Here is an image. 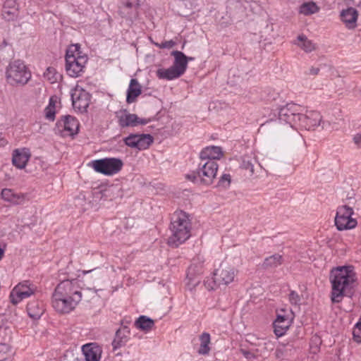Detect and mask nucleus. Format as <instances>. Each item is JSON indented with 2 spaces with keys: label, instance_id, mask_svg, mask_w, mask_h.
Returning <instances> with one entry per match:
<instances>
[{
  "label": "nucleus",
  "instance_id": "48",
  "mask_svg": "<svg viewBox=\"0 0 361 361\" xmlns=\"http://www.w3.org/2000/svg\"><path fill=\"white\" fill-rule=\"evenodd\" d=\"M354 142L358 145L359 147H361V132L359 133H357L354 137H353Z\"/></svg>",
  "mask_w": 361,
  "mask_h": 361
},
{
  "label": "nucleus",
  "instance_id": "5",
  "mask_svg": "<svg viewBox=\"0 0 361 361\" xmlns=\"http://www.w3.org/2000/svg\"><path fill=\"white\" fill-rule=\"evenodd\" d=\"M87 59V55L80 51V44L70 45L66 53V71L68 75L73 78L80 76Z\"/></svg>",
  "mask_w": 361,
  "mask_h": 361
},
{
  "label": "nucleus",
  "instance_id": "19",
  "mask_svg": "<svg viewBox=\"0 0 361 361\" xmlns=\"http://www.w3.org/2000/svg\"><path fill=\"white\" fill-rule=\"evenodd\" d=\"M30 155V150L27 148L16 149L13 152L12 163L18 169H24Z\"/></svg>",
  "mask_w": 361,
  "mask_h": 361
},
{
  "label": "nucleus",
  "instance_id": "41",
  "mask_svg": "<svg viewBox=\"0 0 361 361\" xmlns=\"http://www.w3.org/2000/svg\"><path fill=\"white\" fill-rule=\"evenodd\" d=\"M353 338L357 343H361V318L360 321L356 324L353 331Z\"/></svg>",
  "mask_w": 361,
  "mask_h": 361
},
{
  "label": "nucleus",
  "instance_id": "28",
  "mask_svg": "<svg viewBox=\"0 0 361 361\" xmlns=\"http://www.w3.org/2000/svg\"><path fill=\"white\" fill-rule=\"evenodd\" d=\"M142 93L141 85L137 79H131L127 90L126 102L131 104L135 102L136 98Z\"/></svg>",
  "mask_w": 361,
  "mask_h": 361
},
{
  "label": "nucleus",
  "instance_id": "53",
  "mask_svg": "<svg viewBox=\"0 0 361 361\" xmlns=\"http://www.w3.org/2000/svg\"><path fill=\"white\" fill-rule=\"evenodd\" d=\"M192 59H193V58H192V57H188V61H192Z\"/></svg>",
  "mask_w": 361,
  "mask_h": 361
},
{
  "label": "nucleus",
  "instance_id": "15",
  "mask_svg": "<svg viewBox=\"0 0 361 361\" xmlns=\"http://www.w3.org/2000/svg\"><path fill=\"white\" fill-rule=\"evenodd\" d=\"M203 261L199 257L192 259L187 272V279L192 286H196L200 283L199 276L203 273Z\"/></svg>",
  "mask_w": 361,
  "mask_h": 361
},
{
  "label": "nucleus",
  "instance_id": "13",
  "mask_svg": "<svg viewBox=\"0 0 361 361\" xmlns=\"http://www.w3.org/2000/svg\"><path fill=\"white\" fill-rule=\"evenodd\" d=\"M322 121V116L317 111H307L305 114L300 113L298 126L307 130H314Z\"/></svg>",
  "mask_w": 361,
  "mask_h": 361
},
{
  "label": "nucleus",
  "instance_id": "14",
  "mask_svg": "<svg viewBox=\"0 0 361 361\" xmlns=\"http://www.w3.org/2000/svg\"><path fill=\"white\" fill-rule=\"evenodd\" d=\"M73 106L80 111H86L89 106L90 96L87 92L82 88L76 87L71 92Z\"/></svg>",
  "mask_w": 361,
  "mask_h": 361
},
{
  "label": "nucleus",
  "instance_id": "35",
  "mask_svg": "<svg viewBox=\"0 0 361 361\" xmlns=\"http://www.w3.org/2000/svg\"><path fill=\"white\" fill-rule=\"evenodd\" d=\"M319 8L317 5L313 2H306L303 3L299 8V13L303 14L305 16H310L314 13H316L319 11Z\"/></svg>",
  "mask_w": 361,
  "mask_h": 361
},
{
  "label": "nucleus",
  "instance_id": "17",
  "mask_svg": "<svg viewBox=\"0 0 361 361\" xmlns=\"http://www.w3.org/2000/svg\"><path fill=\"white\" fill-rule=\"evenodd\" d=\"M139 0H123L122 6L119 8V14L122 18L133 20L137 16V8Z\"/></svg>",
  "mask_w": 361,
  "mask_h": 361
},
{
  "label": "nucleus",
  "instance_id": "10",
  "mask_svg": "<svg viewBox=\"0 0 361 361\" xmlns=\"http://www.w3.org/2000/svg\"><path fill=\"white\" fill-rule=\"evenodd\" d=\"M36 287L29 281H25L18 283L10 294L11 302L16 305L25 298L34 294Z\"/></svg>",
  "mask_w": 361,
  "mask_h": 361
},
{
  "label": "nucleus",
  "instance_id": "25",
  "mask_svg": "<svg viewBox=\"0 0 361 361\" xmlns=\"http://www.w3.org/2000/svg\"><path fill=\"white\" fill-rule=\"evenodd\" d=\"M171 56L174 57V61L172 65L180 75H183L188 68V57L180 51H173Z\"/></svg>",
  "mask_w": 361,
  "mask_h": 361
},
{
  "label": "nucleus",
  "instance_id": "22",
  "mask_svg": "<svg viewBox=\"0 0 361 361\" xmlns=\"http://www.w3.org/2000/svg\"><path fill=\"white\" fill-rule=\"evenodd\" d=\"M18 14V5L16 0H6L2 10L3 18L8 20H15Z\"/></svg>",
  "mask_w": 361,
  "mask_h": 361
},
{
  "label": "nucleus",
  "instance_id": "20",
  "mask_svg": "<svg viewBox=\"0 0 361 361\" xmlns=\"http://www.w3.org/2000/svg\"><path fill=\"white\" fill-rule=\"evenodd\" d=\"M340 16L341 20L348 29L356 27L358 12L355 8L349 7L343 10Z\"/></svg>",
  "mask_w": 361,
  "mask_h": 361
},
{
  "label": "nucleus",
  "instance_id": "24",
  "mask_svg": "<svg viewBox=\"0 0 361 361\" xmlns=\"http://www.w3.org/2000/svg\"><path fill=\"white\" fill-rule=\"evenodd\" d=\"M130 329L128 326H125L118 329L116 332L115 338L112 341L114 350H116L125 345L128 341Z\"/></svg>",
  "mask_w": 361,
  "mask_h": 361
},
{
  "label": "nucleus",
  "instance_id": "27",
  "mask_svg": "<svg viewBox=\"0 0 361 361\" xmlns=\"http://www.w3.org/2000/svg\"><path fill=\"white\" fill-rule=\"evenodd\" d=\"M27 312L29 317L32 319H39L44 312V307L42 301H30L27 305Z\"/></svg>",
  "mask_w": 361,
  "mask_h": 361
},
{
  "label": "nucleus",
  "instance_id": "54",
  "mask_svg": "<svg viewBox=\"0 0 361 361\" xmlns=\"http://www.w3.org/2000/svg\"><path fill=\"white\" fill-rule=\"evenodd\" d=\"M91 271H92V270H89V271H86V273H89V272H91Z\"/></svg>",
  "mask_w": 361,
  "mask_h": 361
},
{
  "label": "nucleus",
  "instance_id": "4",
  "mask_svg": "<svg viewBox=\"0 0 361 361\" xmlns=\"http://www.w3.org/2000/svg\"><path fill=\"white\" fill-rule=\"evenodd\" d=\"M171 235L168 239L170 246L177 247L185 242L190 236L191 222L187 213L183 211L176 212L170 225Z\"/></svg>",
  "mask_w": 361,
  "mask_h": 361
},
{
  "label": "nucleus",
  "instance_id": "33",
  "mask_svg": "<svg viewBox=\"0 0 361 361\" xmlns=\"http://www.w3.org/2000/svg\"><path fill=\"white\" fill-rule=\"evenodd\" d=\"M154 325V320L144 315L138 317L135 322V327L145 331L151 330Z\"/></svg>",
  "mask_w": 361,
  "mask_h": 361
},
{
  "label": "nucleus",
  "instance_id": "26",
  "mask_svg": "<svg viewBox=\"0 0 361 361\" xmlns=\"http://www.w3.org/2000/svg\"><path fill=\"white\" fill-rule=\"evenodd\" d=\"M1 197L4 200L13 204H20L24 203L25 197L23 194L17 193L12 189L4 188L1 190Z\"/></svg>",
  "mask_w": 361,
  "mask_h": 361
},
{
  "label": "nucleus",
  "instance_id": "18",
  "mask_svg": "<svg viewBox=\"0 0 361 361\" xmlns=\"http://www.w3.org/2000/svg\"><path fill=\"white\" fill-rule=\"evenodd\" d=\"M150 121V119L140 118L136 114L125 113L119 116L118 124L121 128L128 126H137L138 125H145Z\"/></svg>",
  "mask_w": 361,
  "mask_h": 361
},
{
  "label": "nucleus",
  "instance_id": "37",
  "mask_svg": "<svg viewBox=\"0 0 361 361\" xmlns=\"http://www.w3.org/2000/svg\"><path fill=\"white\" fill-rule=\"evenodd\" d=\"M119 192V189L114 185H111L105 188L104 190H101L102 197H104L105 200H112L116 198L115 195H118Z\"/></svg>",
  "mask_w": 361,
  "mask_h": 361
},
{
  "label": "nucleus",
  "instance_id": "9",
  "mask_svg": "<svg viewBox=\"0 0 361 361\" xmlns=\"http://www.w3.org/2000/svg\"><path fill=\"white\" fill-rule=\"evenodd\" d=\"M123 166V161L118 158H104L92 161V167L95 171L106 176L118 173Z\"/></svg>",
  "mask_w": 361,
  "mask_h": 361
},
{
  "label": "nucleus",
  "instance_id": "31",
  "mask_svg": "<svg viewBox=\"0 0 361 361\" xmlns=\"http://www.w3.org/2000/svg\"><path fill=\"white\" fill-rule=\"evenodd\" d=\"M295 44L298 46L305 52H311L316 49V44L309 39L305 35H300L297 37Z\"/></svg>",
  "mask_w": 361,
  "mask_h": 361
},
{
  "label": "nucleus",
  "instance_id": "1",
  "mask_svg": "<svg viewBox=\"0 0 361 361\" xmlns=\"http://www.w3.org/2000/svg\"><path fill=\"white\" fill-rule=\"evenodd\" d=\"M300 109L297 104H288L279 109L277 120L267 123L271 125L274 135L279 142L288 145H293L301 142V135L294 128V126L298 125ZM265 125L267 123L262 125V127Z\"/></svg>",
  "mask_w": 361,
  "mask_h": 361
},
{
  "label": "nucleus",
  "instance_id": "43",
  "mask_svg": "<svg viewBox=\"0 0 361 361\" xmlns=\"http://www.w3.org/2000/svg\"><path fill=\"white\" fill-rule=\"evenodd\" d=\"M230 183L231 176L229 174H224L219 180L218 186L227 188L230 185Z\"/></svg>",
  "mask_w": 361,
  "mask_h": 361
},
{
  "label": "nucleus",
  "instance_id": "32",
  "mask_svg": "<svg viewBox=\"0 0 361 361\" xmlns=\"http://www.w3.org/2000/svg\"><path fill=\"white\" fill-rule=\"evenodd\" d=\"M283 262V257L279 254H274L264 259L262 267L264 269H274Z\"/></svg>",
  "mask_w": 361,
  "mask_h": 361
},
{
  "label": "nucleus",
  "instance_id": "38",
  "mask_svg": "<svg viewBox=\"0 0 361 361\" xmlns=\"http://www.w3.org/2000/svg\"><path fill=\"white\" fill-rule=\"evenodd\" d=\"M55 104L56 101L51 98L49 105L44 109L45 118L49 121H54L55 118Z\"/></svg>",
  "mask_w": 361,
  "mask_h": 361
},
{
  "label": "nucleus",
  "instance_id": "21",
  "mask_svg": "<svg viewBox=\"0 0 361 361\" xmlns=\"http://www.w3.org/2000/svg\"><path fill=\"white\" fill-rule=\"evenodd\" d=\"M82 350L86 361H99L102 349L95 343H87L82 346Z\"/></svg>",
  "mask_w": 361,
  "mask_h": 361
},
{
  "label": "nucleus",
  "instance_id": "23",
  "mask_svg": "<svg viewBox=\"0 0 361 361\" xmlns=\"http://www.w3.org/2000/svg\"><path fill=\"white\" fill-rule=\"evenodd\" d=\"M223 156V152L220 147L209 146L205 147L200 152V159L204 161H216Z\"/></svg>",
  "mask_w": 361,
  "mask_h": 361
},
{
  "label": "nucleus",
  "instance_id": "30",
  "mask_svg": "<svg viewBox=\"0 0 361 361\" xmlns=\"http://www.w3.org/2000/svg\"><path fill=\"white\" fill-rule=\"evenodd\" d=\"M156 73L159 79L167 80H171L181 76L180 72L172 66L169 68H159Z\"/></svg>",
  "mask_w": 361,
  "mask_h": 361
},
{
  "label": "nucleus",
  "instance_id": "46",
  "mask_svg": "<svg viewBox=\"0 0 361 361\" xmlns=\"http://www.w3.org/2000/svg\"><path fill=\"white\" fill-rule=\"evenodd\" d=\"M289 322L288 319L282 315H278L276 319L274 322V325H279V323H285Z\"/></svg>",
  "mask_w": 361,
  "mask_h": 361
},
{
  "label": "nucleus",
  "instance_id": "42",
  "mask_svg": "<svg viewBox=\"0 0 361 361\" xmlns=\"http://www.w3.org/2000/svg\"><path fill=\"white\" fill-rule=\"evenodd\" d=\"M241 167L245 170L250 171L251 173H254V165L249 157H244L241 164Z\"/></svg>",
  "mask_w": 361,
  "mask_h": 361
},
{
  "label": "nucleus",
  "instance_id": "8",
  "mask_svg": "<svg viewBox=\"0 0 361 361\" xmlns=\"http://www.w3.org/2000/svg\"><path fill=\"white\" fill-rule=\"evenodd\" d=\"M349 200L348 204H343L337 208L335 225L338 231L352 229L357 224L356 219L353 217V208L349 205L351 203L350 200L354 201V199L350 197Z\"/></svg>",
  "mask_w": 361,
  "mask_h": 361
},
{
  "label": "nucleus",
  "instance_id": "12",
  "mask_svg": "<svg viewBox=\"0 0 361 361\" xmlns=\"http://www.w3.org/2000/svg\"><path fill=\"white\" fill-rule=\"evenodd\" d=\"M237 271L226 264H221L214 274V282L218 286L228 285L233 282Z\"/></svg>",
  "mask_w": 361,
  "mask_h": 361
},
{
  "label": "nucleus",
  "instance_id": "3",
  "mask_svg": "<svg viewBox=\"0 0 361 361\" xmlns=\"http://www.w3.org/2000/svg\"><path fill=\"white\" fill-rule=\"evenodd\" d=\"M355 281L356 274L353 266L338 267L334 269L331 272L332 302L339 303L343 297H351Z\"/></svg>",
  "mask_w": 361,
  "mask_h": 361
},
{
  "label": "nucleus",
  "instance_id": "36",
  "mask_svg": "<svg viewBox=\"0 0 361 361\" xmlns=\"http://www.w3.org/2000/svg\"><path fill=\"white\" fill-rule=\"evenodd\" d=\"M44 78L51 84H54L61 80V75L54 68L49 67L44 73Z\"/></svg>",
  "mask_w": 361,
  "mask_h": 361
},
{
  "label": "nucleus",
  "instance_id": "2",
  "mask_svg": "<svg viewBox=\"0 0 361 361\" xmlns=\"http://www.w3.org/2000/svg\"><path fill=\"white\" fill-rule=\"evenodd\" d=\"M82 299V292L75 280H64L55 288L52 307L59 313H69Z\"/></svg>",
  "mask_w": 361,
  "mask_h": 361
},
{
  "label": "nucleus",
  "instance_id": "52",
  "mask_svg": "<svg viewBox=\"0 0 361 361\" xmlns=\"http://www.w3.org/2000/svg\"><path fill=\"white\" fill-rule=\"evenodd\" d=\"M92 290H93V293L97 294V292H98V291H99V290H102V288H98V289H97V288H94Z\"/></svg>",
  "mask_w": 361,
  "mask_h": 361
},
{
  "label": "nucleus",
  "instance_id": "29",
  "mask_svg": "<svg viewBox=\"0 0 361 361\" xmlns=\"http://www.w3.org/2000/svg\"><path fill=\"white\" fill-rule=\"evenodd\" d=\"M253 338H254L253 336L248 335L247 337V339H246V341L250 343L251 346H252V348H240L239 350L240 353L247 360L256 359L259 355V350L257 348H255L254 346H259L260 345V343L253 342L252 341Z\"/></svg>",
  "mask_w": 361,
  "mask_h": 361
},
{
  "label": "nucleus",
  "instance_id": "6",
  "mask_svg": "<svg viewBox=\"0 0 361 361\" xmlns=\"http://www.w3.org/2000/svg\"><path fill=\"white\" fill-rule=\"evenodd\" d=\"M200 169L186 174L185 178L195 184L211 185L216 177L218 164L216 161H205Z\"/></svg>",
  "mask_w": 361,
  "mask_h": 361
},
{
  "label": "nucleus",
  "instance_id": "44",
  "mask_svg": "<svg viewBox=\"0 0 361 361\" xmlns=\"http://www.w3.org/2000/svg\"><path fill=\"white\" fill-rule=\"evenodd\" d=\"M154 44L161 49H170L175 46L176 42L173 40L169 41H165L164 42H161V44L159 43H154Z\"/></svg>",
  "mask_w": 361,
  "mask_h": 361
},
{
  "label": "nucleus",
  "instance_id": "7",
  "mask_svg": "<svg viewBox=\"0 0 361 361\" xmlns=\"http://www.w3.org/2000/svg\"><path fill=\"white\" fill-rule=\"evenodd\" d=\"M6 80L11 85H25L31 78V73L20 60L9 63L6 72Z\"/></svg>",
  "mask_w": 361,
  "mask_h": 361
},
{
  "label": "nucleus",
  "instance_id": "40",
  "mask_svg": "<svg viewBox=\"0 0 361 361\" xmlns=\"http://www.w3.org/2000/svg\"><path fill=\"white\" fill-rule=\"evenodd\" d=\"M288 300L291 305L298 306L300 305L301 297L295 290H290L288 295Z\"/></svg>",
  "mask_w": 361,
  "mask_h": 361
},
{
  "label": "nucleus",
  "instance_id": "34",
  "mask_svg": "<svg viewBox=\"0 0 361 361\" xmlns=\"http://www.w3.org/2000/svg\"><path fill=\"white\" fill-rule=\"evenodd\" d=\"M210 335L208 333H202L200 336V346L198 353L200 355H207L210 351L209 344L210 343Z\"/></svg>",
  "mask_w": 361,
  "mask_h": 361
},
{
  "label": "nucleus",
  "instance_id": "16",
  "mask_svg": "<svg viewBox=\"0 0 361 361\" xmlns=\"http://www.w3.org/2000/svg\"><path fill=\"white\" fill-rule=\"evenodd\" d=\"M57 126L63 128L65 135H74L78 133L79 130L78 120L70 115L63 116L61 120L58 121Z\"/></svg>",
  "mask_w": 361,
  "mask_h": 361
},
{
  "label": "nucleus",
  "instance_id": "39",
  "mask_svg": "<svg viewBox=\"0 0 361 361\" xmlns=\"http://www.w3.org/2000/svg\"><path fill=\"white\" fill-rule=\"evenodd\" d=\"M289 322L285 323H279V325H274V332L278 336H281L288 329Z\"/></svg>",
  "mask_w": 361,
  "mask_h": 361
},
{
  "label": "nucleus",
  "instance_id": "50",
  "mask_svg": "<svg viewBox=\"0 0 361 361\" xmlns=\"http://www.w3.org/2000/svg\"><path fill=\"white\" fill-rule=\"evenodd\" d=\"M7 143L6 140L4 139L1 133H0V146H4Z\"/></svg>",
  "mask_w": 361,
  "mask_h": 361
},
{
  "label": "nucleus",
  "instance_id": "51",
  "mask_svg": "<svg viewBox=\"0 0 361 361\" xmlns=\"http://www.w3.org/2000/svg\"><path fill=\"white\" fill-rule=\"evenodd\" d=\"M4 254V250L0 247V260L2 259Z\"/></svg>",
  "mask_w": 361,
  "mask_h": 361
},
{
  "label": "nucleus",
  "instance_id": "45",
  "mask_svg": "<svg viewBox=\"0 0 361 361\" xmlns=\"http://www.w3.org/2000/svg\"><path fill=\"white\" fill-rule=\"evenodd\" d=\"M8 346L5 344L0 345V361H11V357H4L1 354L2 350H8Z\"/></svg>",
  "mask_w": 361,
  "mask_h": 361
},
{
  "label": "nucleus",
  "instance_id": "47",
  "mask_svg": "<svg viewBox=\"0 0 361 361\" xmlns=\"http://www.w3.org/2000/svg\"><path fill=\"white\" fill-rule=\"evenodd\" d=\"M319 68L318 67H311L309 71L306 73V74L311 75H317L319 72Z\"/></svg>",
  "mask_w": 361,
  "mask_h": 361
},
{
  "label": "nucleus",
  "instance_id": "49",
  "mask_svg": "<svg viewBox=\"0 0 361 361\" xmlns=\"http://www.w3.org/2000/svg\"><path fill=\"white\" fill-rule=\"evenodd\" d=\"M61 361H79L77 358H75L73 357H68L67 356L63 357Z\"/></svg>",
  "mask_w": 361,
  "mask_h": 361
},
{
  "label": "nucleus",
  "instance_id": "11",
  "mask_svg": "<svg viewBox=\"0 0 361 361\" xmlns=\"http://www.w3.org/2000/svg\"><path fill=\"white\" fill-rule=\"evenodd\" d=\"M124 143L139 150L147 149L153 142L154 138L149 134H130L123 139Z\"/></svg>",
  "mask_w": 361,
  "mask_h": 361
}]
</instances>
